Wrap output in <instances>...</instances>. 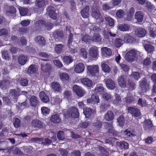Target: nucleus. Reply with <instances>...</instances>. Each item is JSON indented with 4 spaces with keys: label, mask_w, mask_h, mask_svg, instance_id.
Masks as SVG:
<instances>
[{
    "label": "nucleus",
    "mask_w": 156,
    "mask_h": 156,
    "mask_svg": "<svg viewBox=\"0 0 156 156\" xmlns=\"http://www.w3.org/2000/svg\"><path fill=\"white\" fill-rule=\"evenodd\" d=\"M8 34V31L5 28L0 29V36H7Z\"/></svg>",
    "instance_id": "63"
},
{
    "label": "nucleus",
    "mask_w": 156,
    "mask_h": 156,
    "mask_svg": "<svg viewBox=\"0 0 156 156\" xmlns=\"http://www.w3.org/2000/svg\"><path fill=\"white\" fill-rule=\"evenodd\" d=\"M102 98L108 101L112 98L111 95L108 93L105 92L102 95Z\"/></svg>",
    "instance_id": "55"
},
{
    "label": "nucleus",
    "mask_w": 156,
    "mask_h": 156,
    "mask_svg": "<svg viewBox=\"0 0 156 156\" xmlns=\"http://www.w3.org/2000/svg\"><path fill=\"white\" fill-rule=\"evenodd\" d=\"M129 112L131 113L132 115L136 117H138L140 115V111L137 108L129 107L128 108Z\"/></svg>",
    "instance_id": "12"
},
{
    "label": "nucleus",
    "mask_w": 156,
    "mask_h": 156,
    "mask_svg": "<svg viewBox=\"0 0 156 156\" xmlns=\"http://www.w3.org/2000/svg\"><path fill=\"white\" fill-rule=\"evenodd\" d=\"M70 112L72 117L74 118H78L79 117V113L77 108L72 107L71 108Z\"/></svg>",
    "instance_id": "29"
},
{
    "label": "nucleus",
    "mask_w": 156,
    "mask_h": 156,
    "mask_svg": "<svg viewBox=\"0 0 156 156\" xmlns=\"http://www.w3.org/2000/svg\"><path fill=\"white\" fill-rule=\"evenodd\" d=\"M88 70L92 75H94L95 73H97L99 71L98 67L97 65L88 66Z\"/></svg>",
    "instance_id": "15"
},
{
    "label": "nucleus",
    "mask_w": 156,
    "mask_h": 156,
    "mask_svg": "<svg viewBox=\"0 0 156 156\" xmlns=\"http://www.w3.org/2000/svg\"><path fill=\"white\" fill-rule=\"evenodd\" d=\"M47 13L49 17L53 20L57 19V14L55 12V9L51 5L48 6L47 9Z\"/></svg>",
    "instance_id": "6"
},
{
    "label": "nucleus",
    "mask_w": 156,
    "mask_h": 156,
    "mask_svg": "<svg viewBox=\"0 0 156 156\" xmlns=\"http://www.w3.org/2000/svg\"><path fill=\"white\" fill-rule=\"evenodd\" d=\"M92 112V110L90 108H84L83 113L86 118L89 117Z\"/></svg>",
    "instance_id": "39"
},
{
    "label": "nucleus",
    "mask_w": 156,
    "mask_h": 156,
    "mask_svg": "<svg viewBox=\"0 0 156 156\" xmlns=\"http://www.w3.org/2000/svg\"><path fill=\"white\" fill-rule=\"evenodd\" d=\"M114 118V115L111 111H108L105 114L104 116V119L107 121H111Z\"/></svg>",
    "instance_id": "14"
},
{
    "label": "nucleus",
    "mask_w": 156,
    "mask_h": 156,
    "mask_svg": "<svg viewBox=\"0 0 156 156\" xmlns=\"http://www.w3.org/2000/svg\"><path fill=\"white\" fill-rule=\"evenodd\" d=\"M20 95L19 90L15 89H11L9 91V96L14 99H17Z\"/></svg>",
    "instance_id": "18"
},
{
    "label": "nucleus",
    "mask_w": 156,
    "mask_h": 156,
    "mask_svg": "<svg viewBox=\"0 0 156 156\" xmlns=\"http://www.w3.org/2000/svg\"><path fill=\"white\" fill-rule=\"evenodd\" d=\"M19 10L20 14L22 16L26 15L28 12V9L27 8H20Z\"/></svg>",
    "instance_id": "56"
},
{
    "label": "nucleus",
    "mask_w": 156,
    "mask_h": 156,
    "mask_svg": "<svg viewBox=\"0 0 156 156\" xmlns=\"http://www.w3.org/2000/svg\"><path fill=\"white\" fill-rule=\"evenodd\" d=\"M51 120L54 123H58L61 122L59 117L57 114L52 115L51 118Z\"/></svg>",
    "instance_id": "35"
},
{
    "label": "nucleus",
    "mask_w": 156,
    "mask_h": 156,
    "mask_svg": "<svg viewBox=\"0 0 156 156\" xmlns=\"http://www.w3.org/2000/svg\"><path fill=\"white\" fill-rule=\"evenodd\" d=\"M73 88L74 91L78 96L82 97L84 95V92L83 91L81 88L79 86L75 85L73 86Z\"/></svg>",
    "instance_id": "17"
},
{
    "label": "nucleus",
    "mask_w": 156,
    "mask_h": 156,
    "mask_svg": "<svg viewBox=\"0 0 156 156\" xmlns=\"http://www.w3.org/2000/svg\"><path fill=\"white\" fill-rule=\"evenodd\" d=\"M90 122L89 121H85L80 123L79 125V128H87L90 124Z\"/></svg>",
    "instance_id": "57"
},
{
    "label": "nucleus",
    "mask_w": 156,
    "mask_h": 156,
    "mask_svg": "<svg viewBox=\"0 0 156 156\" xmlns=\"http://www.w3.org/2000/svg\"><path fill=\"white\" fill-rule=\"evenodd\" d=\"M85 68L84 65L82 63H79L76 65L74 69V71L77 73L82 72Z\"/></svg>",
    "instance_id": "16"
},
{
    "label": "nucleus",
    "mask_w": 156,
    "mask_h": 156,
    "mask_svg": "<svg viewBox=\"0 0 156 156\" xmlns=\"http://www.w3.org/2000/svg\"><path fill=\"white\" fill-rule=\"evenodd\" d=\"M90 40L92 41L97 42H100L101 41V36L98 34H95L91 38Z\"/></svg>",
    "instance_id": "36"
},
{
    "label": "nucleus",
    "mask_w": 156,
    "mask_h": 156,
    "mask_svg": "<svg viewBox=\"0 0 156 156\" xmlns=\"http://www.w3.org/2000/svg\"><path fill=\"white\" fill-rule=\"evenodd\" d=\"M99 149L101 152V156H109L108 153L105 150V148L102 147H99Z\"/></svg>",
    "instance_id": "52"
},
{
    "label": "nucleus",
    "mask_w": 156,
    "mask_h": 156,
    "mask_svg": "<svg viewBox=\"0 0 156 156\" xmlns=\"http://www.w3.org/2000/svg\"><path fill=\"white\" fill-rule=\"evenodd\" d=\"M58 152L62 156H67L68 152L66 150L64 149L60 148L58 150Z\"/></svg>",
    "instance_id": "64"
},
{
    "label": "nucleus",
    "mask_w": 156,
    "mask_h": 156,
    "mask_svg": "<svg viewBox=\"0 0 156 156\" xmlns=\"http://www.w3.org/2000/svg\"><path fill=\"white\" fill-rule=\"evenodd\" d=\"M101 51L102 53H105L108 55H112V52L111 49L108 48L103 47L101 48Z\"/></svg>",
    "instance_id": "49"
},
{
    "label": "nucleus",
    "mask_w": 156,
    "mask_h": 156,
    "mask_svg": "<svg viewBox=\"0 0 156 156\" xmlns=\"http://www.w3.org/2000/svg\"><path fill=\"white\" fill-rule=\"evenodd\" d=\"M52 37L56 41H59L62 39L64 37V34L62 31L59 30H55L53 32Z\"/></svg>",
    "instance_id": "7"
},
{
    "label": "nucleus",
    "mask_w": 156,
    "mask_h": 156,
    "mask_svg": "<svg viewBox=\"0 0 156 156\" xmlns=\"http://www.w3.org/2000/svg\"><path fill=\"white\" fill-rule=\"evenodd\" d=\"M135 35L137 37H142L145 36L147 31L143 28L138 27L135 30Z\"/></svg>",
    "instance_id": "9"
},
{
    "label": "nucleus",
    "mask_w": 156,
    "mask_h": 156,
    "mask_svg": "<svg viewBox=\"0 0 156 156\" xmlns=\"http://www.w3.org/2000/svg\"><path fill=\"white\" fill-rule=\"evenodd\" d=\"M32 126L34 127L41 128L43 126V123L40 121L38 120H34L31 123Z\"/></svg>",
    "instance_id": "26"
},
{
    "label": "nucleus",
    "mask_w": 156,
    "mask_h": 156,
    "mask_svg": "<svg viewBox=\"0 0 156 156\" xmlns=\"http://www.w3.org/2000/svg\"><path fill=\"white\" fill-rule=\"evenodd\" d=\"M130 28V26L127 24H122L119 25V28L121 31H126Z\"/></svg>",
    "instance_id": "38"
},
{
    "label": "nucleus",
    "mask_w": 156,
    "mask_h": 156,
    "mask_svg": "<svg viewBox=\"0 0 156 156\" xmlns=\"http://www.w3.org/2000/svg\"><path fill=\"white\" fill-rule=\"evenodd\" d=\"M51 85L52 89L55 91L58 92L61 89L60 86L57 82H52Z\"/></svg>",
    "instance_id": "31"
},
{
    "label": "nucleus",
    "mask_w": 156,
    "mask_h": 156,
    "mask_svg": "<svg viewBox=\"0 0 156 156\" xmlns=\"http://www.w3.org/2000/svg\"><path fill=\"white\" fill-rule=\"evenodd\" d=\"M8 143L6 141L0 142V151L6 149L7 147Z\"/></svg>",
    "instance_id": "46"
},
{
    "label": "nucleus",
    "mask_w": 156,
    "mask_h": 156,
    "mask_svg": "<svg viewBox=\"0 0 156 156\" xmlns=\"http://www.w3.org/2000/svg\"><path fill=\"white\" fill-rule=\"evenodd\" d=\"M139 87L142 92H146L149 89V85L146 77L143 78L139 82Z\"/></svg>",
    "instance_id": "3"
},
{
    "label": "nucleus",
    "mask_w": 156,
    "mask_h": 156,
    "mask_svg": "<svg viewBox=\"0 0 156 156\" xmlns=\"http://www.w3.org/2000/svg\"><path fill=\"white\" fill-rule=\"evenodd\" d=\"M149 32L150 36L152 37H156V34L155 30L153 28L151 27L149 29Z\"/></svg>",
    "instance_id": "62"
},
{
    "label": "nucleus",
    "mask_w": 156,
    "mask_h": 156,
    "mask_svg": "<svg viewBox=\"0 0 156 156\" xmlns=\"http://www.w3.org/2000/svg\"><path fill=\"white\" fill-rule=\"evenodd\" d=\"M64 48V45L62 44H57L55 47V52L58 54H60Z\"/></svg>",
    "instance_id": "34"
},
{
    "label": "nucleus",
    "mask_w": 156,
    "mask_h": 156,
    "mask_svg": "<svg viewBox=\"0 0 156 156\" xmlns=\"http://www.w3.org/2000/svg\"><path fill=\"white\" fill-rule=\"evenodd\" d=\"M153 126L152 122L150 119H146L143 122V126L146 130H151Z\"/></svg>",
    "instance_id": "13"
},
{
    "label": "nucleus",
    "mask_w": 156,
    "mask_h": 156,
    "mask_svg": "<svg viewBox=\"0 0 156 156\" xmlns=\"http://www.w3.org/2000/svg\"><path fill=\"white\" fill-rule=\"evenodd\" d=\"M36 6L39 8H41L44 6L45 2L44 0H36Z\"/></svg>",
    "instance_id": "47"
},
{
    "label": "nucleus",
    "mask_w": 156,
    "mask_h": 156,
    "mask_svg": "<svg viewBox=\"0 0 156 156\" xmlns=\"http://www.w3.org/2000/svg\"><path fill=\"white\" fill-rule=\"evenodd\" d=\"M133 41V38L129 34H126L124 37L123 42L126 43H131Z\"/></svg>",
    "instance_id": "33"
},
{
    "label": "nucleus",
    "mask_w": 156,
    "mask_h": 156,
    "mask_svg": "<svg viewBox=\"0 0 156 156\" xmlns=\"http://www.w3.org/2000/svg\"><path fill=\"white\" fill-rule=\"evenodd\" d=\"M80 81L83 84L88 87H90L92 85V81L87 78H82L81 79Z\"/></svg>",
    "instance_id": "23"
},
{
    "label": "nucleus",
    "mask_w": 156,
    "mask_h": 156,
    "mask_svg": "<svg viewBox=\"0 0 156 156\" xmlns=\"http://www.w3.org/2000/svg\"><path fill=\"white\" fill-rule=\"evenodd\" d=\"M43 62H41V69L42 71L45 72H48L51 70V66L48 62L45 61H47L45 59H42Z\"/></svg>",
    "instance_id": "5"
},
{
    "label": "nucleus",
    "mask_w": 156,
    "mask_h": 156,
    "mask_svg": "<svg viewBox=\"0 0 156 156\" xmlns=\"http://www.w3.org/2000/svg\"><path fill=\"white\" fill-rule=\"evenodd\" d=\"M137 51L134 49H132L128 51L126 54L125 58L129 62H133L136 57Z\"/></svg>",
    "instance_id": "2"
},
{
    "label": "nucleus",
    "mask_w": 156,
    "mask_h": 156,
    "mask_svg": "<svg viewBox=\"0 0 156 156\" xmlns=\"http://www.w3.org/2000/svg\"><path fill=\"white\" fill-rule=\"evenodd\" d=\"M62 60L64 63L67 64H69L73 61V59L70 55L64 56Z\"/></svg>",
    "instance_id": "32"
},
{
    "label": "nucleus",
    "mask_w": 156,
    "mask_h": 156,
    "mask_svg": "<svg viewBox=\"0 0 156 156\" xmlns=\"http://www.w3.org/2000/svg\"><path fill=\"white\" fill-rule=\"evenodd\" d=\"M104 88L102 86H98L96 87L94 89V90L96 93L100 94H102L104 93Z\"/></svg>",
    "instance_id": "48"
},
{
    "label": "nucleus",
    "mask_w": 156,
    "mask_h": 156,
    "mask_svg": "<svg viewBox=\"0 0 156 156\" xmlns=\"http://www.w3.org/2000/svg\"><path fill=\"white\" fill-rule=\"evenodd\" d=\"M16 10L15 8L13 5L9 6L7 7L6 13L10 14H13L16 12Z\"/></svg>",
    "instance_id": "42"
},
{
    "label": "nucleus",
    "mask_w": 156,
    "mask_h": 156,
    "mask_svg": "<svg viewBox=\"0 0 156 156\" xmlns=\"http://www.w3.org/2000/svg\"><path fill=\"white\" fill-rule=\"evenodd\" d=\"M125 100L126 103L130 104L134 101V99L132 95L129 94L125 98Z\"/></svg>",
    "instance_id": "40"
},
{
    "label": "nucleus",
    "mask_w": 156,
    "mask_h": 156,
    "mask_svg": "<svg viewBox=\"0 0 156 156\" xmlns=\"http://www.w3.org/2000/svg\"><path fill=\"white\" fill-rule=\"evenodd\" d=\"M107 88L110 90L113 89L115 87V83L113 80L111 79L104 80Z\"/></svg>",
    "instance_id": "10"
},
{
    "label": "nucleus",
    "mask_w": 156,
    "mask_h": 156,
    "mask_svg": "<svg viewBox=\"0 0 156 156\" xmlns=\"http://www.w3.org/2000/svg\"><path fill=\"white\" fill-rule=\"evenodd\" d=\"M18 60V63L20 64L23 65L26 63L27 61V57L23 55H21L19 56Z\"/></svg>",
    "instance_id": "25"
},
{
    "label": "nucleus",
    "mask_w": 156,
    "mask_h": 156,
    "mask_svg": "<svg viewBox=\"0 0 156 156\" xmlns=\"http://www.w3.org/2000/svg\"><path fill=\"white\" fill-rule=\"evenodd\" d=\"M123 41L121 38H117L114 42V45L116 47H119L123 44Z\"/></svg>",
    "instance_id": "41"
},
{
    "label": "nucleus",
    "mask_w": 156,
    "mask_h": 156,
    "mask_svg": "<svg viewBox=\"0 0 156 156\" xmlns=\"http://www.w3.org/2000/svg\"><path fill=\"white\" fill-rule=\"evenodd\" d=\"M119 85L121 87L124 88L126 86V81L125 76H119L117 80Z\"/></svg>",
    "instance_id": "11"
},
{
    "label": "nucleus",
    "mask_w": 156,
    "mask_h": 156,
    "mask_svg": "<svg viewBox=\"0 0 156 156\" xmlns=\"http://www.w3.org/2000/svg\"><path fill=\"white\" fill-rule=\"evenodd\" d=\"M115 99L113 101V103L117 105L121 101V98L120 95L117 94L115 95Z\"/></svg>",
    "instance_id": "58"
},
{
    "label": "nucleus",
    "mask_w": 156,
    "mask_h": 156,
    "mask_svg": "<svg viewBox=\"0 0 156 156\" xmlns=\"http://www.w3.org/2000/svg\"><path fill=\"white\" fill-rule=\"evenodd\" d=\"M128 90L132 91L136 88V84L134 81L129 80L128 81Z\"/></svg>",
    "instance_id": "28"
},
{
    "label": "nucleus",
    "mask_w": 156,
    "mask_h": 156,
    "mask_svg": "<svg viewBox=\"0 0 156 156\" xmlns=\"http://www.w3.org/2000/svg\"><path fill=\"white\" fill-rule=\"evenodd\" d=\"M91 15L92 17L96 20L100 19L101 22H103L104 21L103 18L101 16V13L98 9L96 7H92L91 12Z\"/></svg>",
    "instance_id": "4"
},
{
    "label": "nucleus",
    "mask_w": 156,
    "mask_h": 156,
    "mask_svg": "<svg viewBox=\"0 0 156 156\" xmlns=\"http://www.w3.org/2000/svg\"><path fill=\"white\" fill-rule=\"evenodd\" d=\"M108 132L104 133V136H116V132L113 129L112 126V123H108Z\"/></svg>",
    "instance_id": "8"
},
{
    "label": "nucleus",
    "mask_w": 156,
    "mask_h": 156,
    "mask_svg": "<svg viewBox=\"0 0 156 156\" xmlns=\"http://www.w3.org/2000/svg\"><path fill=\"white\" fill-rule=\"evenodd\" d=\"M60 77L61 80L64 82L69 79V76L66 73H61L60 75Z\"/></svg>",
    "instance_id": "43"
},
{
    "label": "nucleus",
    "mask_w": 156,
    "mask_h": 156,
    "mask_svg": "<svg viewBox=\"0 0 156 156\" xmlns=\"http://www.w3.org/2000/svg\"><path fill=\"white\" fill-rule=\"evenodd\" d=\"M81 35L82 37V41L85 42L87 43L88 41L89 40H90V37L88 35L81 34Z\"/></svg>",
    "instance_id": "51"
},
{
    "label": "nucleus",
    "mask_w": 156,
    "mask_h": 156,
    "mask_svg": "<svg viewBox=\"0 0 156 156\" xmlns=\"http://www.w3.org/2000/svg\"><path fill=\"white\" fill-rule=\"evenodd\" d=\"M40 97L41 100L44 103H47L49 102V98L45 94V93L43 91L40 93Z\"/></svg>",
    "instance_id": "27"
},
{
    "label": "nucleus",
    "mask_w": 156,
    "mask_h": 156,
    "mask_svg": "<svg viewBox=\"0 0 156 156\" xmlns=\"http://www.w3.org/2000/svg\"><path fill=\"white\" fill-rule=\"evenodd\" d=\"M116 145L119 147H120L122 149L126 150L128 148V144L126 142H117Z\"/></svg>",
    "instance_id": "30"
},
{
    "label": "nucleus",
    "mask_w": 156,
    "mask_h": 156,
    "mask_svg": "<svg viewBox=\"0 0 156 156\" xmlns=\"http://www.w3.org/2000/svg\"><path fill=\"white\" fill-rule=\"evenodd\" d=\"M135 18L138 22H141L144 19V14L141 11L137 12L135 15Z\"/></svg>",
    "instance_id": "22"
},
{
    "label": "nucleus",
    "mask_w": 156,
    "mask_h": 156,
    "mask_svg": "<svg viewBox=\"0 0 156 156\" xmlns=\"http://www.w3.org/2000/svg\"><path fill=\"white\" fill-rule=\"evenodd\" d=\"M89 7L86 6L81 11L82 16L84 18H86L89 17Z\"/></svg>",
    "instance_id": "19"
},
{
    "label": "nucleus",
    "mask_w": 156,
    "mask_h": 156,
    "mask_svg": "<svg viewBox=\"0 0 156 156\" xmlns=\"http://www.w3.org/2000/svg\"><path fill=\"white\" fill-rule=\"evenodd\" d=\"M89 53L90 55L92 57H96L98 55V50L97 47H94L90 48Z\"/></svg>",
    "instance_id": "21"
},
{
    "label": "nucleus",
    "mask_w": 156,
    "mask_h": 156,
    "mask_svg": "<svg viewBox=\"0 0 156 156\" xmlns=\"http://www.w3.org/2000/svg\"><path fill=\"white\" fill-rule=\"evenodd\" d=\"M137 104L142 107H146L147 105L146 101L145 99H143L142 98H139L138 100Z\"/></svg>",
    "instance_id": "44"
},
{
    "label": "nucleus",
    "mask_w": 156,
    "mask_h": 156,
    "mask_svg": "<svg viewBox=\"0 0 156 156\" xmlns=\"http://www.w3.org/2000/svg\"><path fill=\"white\" fill-rule=\"evenodd\" d=\"M35 41L41 46L45 45L46 43V41L44 38L40 36H37L36 37Z\"/></svg>",
    "instance_id": "24"
},
{
    "label": "nucleus",
    "mask_w": 156,
    "mask_h": 156,
    "mask_svg": "<svg viewBox=\"0 0 156 156\" xmlns=\"http://www.w3.org/2000/svg\"><path fill=\"white\" fill-rule=\"evenodd\" d=\"M101 66L104 72L109 73L110 72V68L107 64L104 63H102Z\"/></svg>",
    "instance_id": "54"
},
{
    "label": "nucleus",
    "mask_w": 156,
    "mask_h": 156,
    "mask_svg": "<svg viewBox=\"0 0 156 156\" xmlns=\"http://www.w3.org/2000/svg\"><path fill=\"white\" fill-rule=\"evenodd\" d=\"M131 76L133 78L136 80H137L140 78V76L139 72H133Z\"/></svg>",
    "instance_id": "59"
},
{
    "label": "nucleus",
    "mask_w": 156,
    "mask_h": 156,
    "mask_svg": "<svg viewBox=\"0 0 156 156\" xmlns=\"http://www.w3.org/2000/svg\"><path fill=\"white\" fill-rule=\"evenodd\" d=\"M20 34L21 35H24L27 33L28 31L27 28L20 27L18 29Z\"/></svg>",
    "instance_id": "61"
},
{
    "label": "nucleus",
    "mask_w": 156,
    "mask_h": 156,
    "mask_svg": "<svg viewBox=\"0 0 156 156\" xmlns=\"http://www.w3.org/2000/svg\"><path fill=\"white\" fill-rule=\"evenodd\" d=\"M70 26H67L66 28V32L68 36L67 45L70 51L72 53H74L76 51L75 47L72 45L73 41V34L72 33L70 29Z\"/></svg>",
    "instance_id": "1"
},
{
    "label": "nucleus",
    "mask_w": 156,
    "mask_h": 156,
    "mask_svg": "<svg viewBox=\"0 0 156 156\" xmlns=\"http://www.w3.org/2000/svg\"><path fill=\"white\" fill-rule=\"evenodd\" d=\"M37 70L36 66L34 65H31L28 67L27 72L30 74H32L35 73Z\"/></svg>",
    "instance_id": "37"
},
{
    "label": "nucleus",
    "mask_w": 156,
    "mask_h": 156,
    "mask_svg": "<svg viewBox=\"0 0 156 156\" xmlns=\"http://www.w3.org/2000/svg\"><path fill=\"white\" fill-rule=\"evenodd\" d=\"M117 121L119 125L122 126L125 123L124 117L122 116H120L117 119Z\"/></svg>",
    "instance_id": "60"
},
{
    "label": "nucleus",
    "mask_w": 156,
    "mask_h": 156,
    "mask_svg": "<svg viewBox=\"0 0 156 156\" xmlns=\"http://www.w3.org/2000/svg\"><path fill=\"white\" fill-rule=\"evenodd\" d=\"M105 20L108 23L110 26H113L114 24L113 19L109 16H106L105 17Z\"/></svg>",
    "instance_id": "53"
},
{
    "label": "nucleus",
    "mask_w": 156,
    "mask_h": 156,
    "mask_svg": "<svg viewBox=\"0 0 156 156\" xmlns=\"http://www.w3.org/2000/svg\"><path fill=\"white\" fill-rule=\"evenodd\" d=\"M124 134L126 136H136V135L134 131H130L128 129H126L124 131Z\"/></svg>",
    "instance_id": "50"
},
{
    "label": "nucleus",
    "mask_w": 156,
    "mask_h": 156,
    "mask_svg": "<svg viewBox=\"0 0 156 156\" xmlns=\"http://www.w3.org/2000/svg\"><path fill=\"white\" fill-rule=\"evenodd\" d=\"M30 102L32 107H35L39 103L37 98L34 95L31 96L30 99Z\"/></svg>",
    "instance_id": "20"
},
{
    "label": "nucleus",
    "mask_w": 156,
    "mask_h": 156,
    "mask_svg": "<svg viewBox=\"0 0 156 156\" xmlns=\"http://www.w3.org/2000/svg\"><path fill=\"white\" fill-rule=\"evenodd\" d=\"M144 48L147 52H151L154 51V47L150 44H146L144 46Z\"/></svg>",
    "instance_id": "45"
}]
</instances>
